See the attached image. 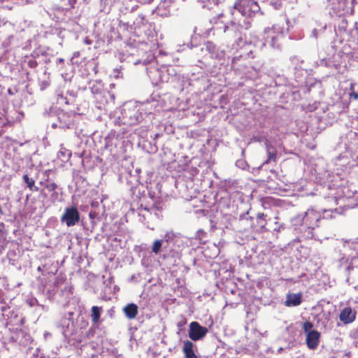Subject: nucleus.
I'll return each instance as SVG.
<instances>
[{"label":"nucleus","mask_w":358,"mask_h":358,"mask_svg":"<svg viewBox=\"0 0 358 358\" xmlns=\"http://www.w3.org/2000/svg\"><path fill=\"white\" fill-rule=\"evenodd\" d=\"M85 43L87 44H90L91 43L89 39H87V38H85Z\"/></svg>","instance_id":"nucleus-25"},{"label":"nucleus","mask_w":358,"mask_h":358,"mask_svg":"<svg viewBox=\"0 0 358 358\" xmlns=\"http://www.w3.org/2000/svg\"><path fill=\"white\" fill-rule=\"evenodd\" d=\"M78 55H79V52H75V53H74V57H77V56H78Z\"/></svg>","instance_id":"nucleus-26"},{"label":"nucleus","mask_w":358,"mask_h":358,"mask_svg":"<svg viewBox=\"0 0 358 358\" xmlns=\"http://www.w3.org/2000/svg\"><path fill=\"white\" fill-rule=\"evenodd\" d=\"M7 232L0 234V254L5 250L8 241L6 239Z\"/></svg>","instance_id":"nucleus-15"},{"label":"nucleus","mask_w":358,"mask_h":358,"mask_svg":"<svg viewBox=\"0 0 358 358\" xmlns=\"http://www.w3.org/2000/svg\"><path fill=\"white\" fill-rule=\"evenodd\" d=\"M64 61V59L59 58V59H57V63H63Z\"/></svg>","instance_id":"nucleus-24"},{"label":"nucleus","mask_w":358,"mask_h":358,"mask_svg":"<svg viewBox=\"0 0 358 358\" xmlns=\"http://www.w3.org/2000/svg\"><path fill=\"white\" fill-rule=\"evenodd\" d=\"M354 87H355V85L353 83H352L350 85V90H351V92H354Z\"/></svg>","instance_id":"nucleus-23"},{"label":"nucleus","mask_w":358,"mask_h":358,"mask_svg":"<svg viewBox=\"0 0 358 358\" xmlns=\"http://www.w3.org/2000/svg\"><path fill=\"white\" fill-rule=\"evenodd\" d=\"M22 178L30 191H38V187L35 186V180L33 178H29L27 174H24Z\"/></svg>","instance_id":"nucleus-13"},{"label":"nucleus","mask_w":358,"mask_h":358,"mask_svg":"<svg viewBox=\"0 0 358 358\" xmlns=\"http://www.w3.org/2000/svg\"><path fill=\"white\" fill-rule=\"evenodd\" d=\"M162 245V241L156 240L154 242L153 245L152 247V252H154L155 254H158L161 250Z\"/></svg>","instance_id":"nucleus-16"},{"label":"nucleus","mask_w":358,"mask_h":358,"mask_svg":"<svg viewBox=\"0 0 358 358\" xmlns=\"http://www.w3.org/2000/svg\"><path fill=\"white\" fill-rule=\"evenodd\" d=\"M266 215L264 213H258L257 215V222L262 231H266V225L267 224L266 220Z\"/></svg>","instance_id":"nucleus-14"},{"label":"nucleus","mask_w":358,"mask_h":358,"mask_svg":"<svg viewBox=\"0 0 358 358\" xmlns=\"http://www.w3.org/2000/svg\"><path fill=\"white\" fill-rule=\"evenodd\" d=\"M313 325L312 324V322H309V321H307V322H305L303 324V331L305 332H306L307 334L312 331L311 329L313 328Z\"/></svg>","instance_id":"nucleus-18"},{"label":"nucleus","mask_w":358,"mask_h":358,"mask_svg":"<svg viewBox=\"0 0 358 358\" xmlns=\"http://www.w3.org/2000/svg\"><path fill=\"white\" fill-rule=\"evenodd\" d=\"M320 334L317 330H312L306 335V345L310 350L317 348L320 343Z\"/></svg>","instance_id":"nucleus-7"},{"label":"nucleus","mask_w":358,"mask_h":358,"mask_svg":"<svg viewBox=\"0 0 358 358\" xmlns=\"http://www.w3.org/2000/svg\"><path fill=\"white\" fill-rule=\"evenodd\" d=\"M195 348V345L194 343L187 340L184 341L183 343V347H182V352L184 354L185 358H198L197 355H196L194 348Z\"/></svg>","instance_id":"nucleus-10"},{"label":"nucleus","mask_w":358,"mask_h":358,"mask_svg":"<svg viewBox=\"0 0 358 358\" xmlns=\"http://www.w3.org/2000/svg\"><path fill=\"white\" fill-rule=\"evenodd\" d=\"M254 140L257 142H261V141H264V138H254Z\"/></svg>","instance_id":"nucleus-21"},{"label":"nucleus","mask_w":358,"mask_h":358,"mask_svg":"<svg viewBox=\"0 0 358 358\" xmlns=\"http://www.w3.org/2000/svg\"><path fill=\"white\" fill-rule=\"evenodd\" d=\"M5 232H7L6 229H5V224L0 222V234Z\"/></svg>","instance_id":"nucleus-19"},{"label":"nucleus","mask_w":358,"mask_h":358,"mask_svg":"<svg viewBox=\"0 0 358 358\" xmlns=\"http://www.w3.org/2000/svg\"><path fill=\"white\" fill-rule=\"evenodd\" d=\"M208 331V329L200 325L199 322H192L189 324L188 336L192 341H197L204 338Z\"/></svg>","instance_id":"nucleus-5"},{"label":"nucleus","mask_w":358,"mask_h":358,"mask_svg":"<svg viewBox=\"0 0 358 358\" xmlns=\"http://www.w3.org/2000/svg\"><path fill=\"white\" fill-rule=\"evenodd\" d=\"M60 99L62 101H65V103L68 104V102L66 101V98L64 97L63 96H60Z\"/></svg>","instance_id":"nucleus-22"},{"label":"nucleus","mask_w":358,"mask_h":358,"mask_svg":"<svg viewBox=\"0 0 358 358\" xmlns=\"http://www.w3.org/2000/svg\"><path fill=\"white\" fill-rule=\"evenodd\" d=\"M101 310H102L101 307H99V306H96L92 307L91 317H92V322L94 324H96L99 321Z\"/></svg>","instance_id":"nucleus-12"},{"label":"nucleus","mask_w":358,"mask_h":358,"mask_svg":"<svg viewBox=\"0 0 358 358\" xmlns=\"http://www.w3.org/2000/svg\"><path fill=\"white\" fill-rule=\"evenodd\" d=\"M234 8L237 9L243 16L248 17L252 16L260 9L257 2L254 0H237L234 4Z\"/></svg>","instance_id":"nucleus-2"},{"label":"nucleus","mask_w":358,"mask_h":358,"mask_svg":"<svg viewBox=\"0 0 358 358\" xmlns=\"http://www.w3.org/2000/svg\"><path fill=\"white\" fill-rule=\"evenodd\" d=\"M80 221V213L76 207L66 208L61 217V222L67 227H73Z\"/></svg>","instance_id":"nucleus-4"},{"label":"nucleus","mask_w":358,"mask_h":358,"mask_svg":"<svg viewBox=\"0 0 358 358\" xmlns=\"http://www.w3.org/2000/svg\"><path fill=\"white\" fill-rule=\"evenodd\" d=\"M45 187L47 189L48 192H55L57 188V185L52 182L50 183H48L45 185Z\"/></svg>","instance_id":"nucleus-17"},{"label":"nucleus","mask_w":358,"mask_h":358,"mask_svg":"<svg viewBox=\"0 0 358 358\" xmlns=\"http://www.w3.org/2000/svg\"><path fill=\"white\" fill-rule=\"evenodd\" d=\"M127 318L134 319L138 315V306L135 303H129L123 309Z\"/></svg>","instance_id":"nucleus-11"},{"label":"nucleus","mask_w":358,"mask_h":358,"mask_svg":"<svg viewBox=\"0 0 358 358\" xmlns=\"http://www.w3.org/2000/svg\"><path fill=\"white\" fill-rule=\"evenodd\" d=\"M282 38V33L273 27H268L264 31L263 38L264 43L273 48H278L280 46V40Z\"/></svg>","instance_id":"nucleus-3"},{"label":"nucleus","mask_w":358,"mask_h":358,"mask_svg":"<svg viewBox=\"0 0 358 358\" xmlns=\"http://www.w3.org/2000/svg\"><path fill=\"white\" fill-rule=\"evenodd\" d=\"M321 213L313 209H308L304 215H297L292 220V225L294 229L303 226L306 231L311 233L312 230L320 226Z\"/></svg>","instance_id":"nucleus-1"},{"label":"nucleus","mask_w":358,"mask_h":358,"mask_svg":"<svg viewBox=\"0 0 358 358\" xmlns=\"http://www.w3.org/2000/svg\"><path fill=\"white\" fill-rule=\"evenodd\" d=\"M350 97L353 98L355 100H357L358 99V93H357L355 92H351L350 94Z\"/></svg>","instance_id":"nucleus-20"},{"label":"nucleus","mask_w":358,"mask_h":358,"mask_svg":"<svg viewBox=\"0 0 358 358\" xmlns=\"http://www.w3.org/2000/svg\"><path fill=\"white\" fill-rule=\"evenodd\" d=\"M302 302L301 293H288L286 296V301L285 305L287 307L299 306Z\"/></svg>","instance_id":"nucleus-9"},{"label":"nucleus","mask_w":358,"mask_h":358,"mask_svg":"<svg viewBox=\"0 0 358 358\" xmlns=\"http://www.w3.org/2000/svg\"><path fill=\"white\" fill-rule=\"evenodd\" d=\"M356 315V311L352 310L350 307H346L341 311L339 319L343 324H347L355 320Z\"/></svg>","instance_id":"nucleus-8"},{"label":"nucleus","mask_w":358,"mask_h":358,"mask_svg":"<svg viewBox=\"0 0 358 358\" xmlns=\"http://www.w3.org/2000/svg\"><path fill=\"white\" fill-rule=\"evenodd\" d=\"M264 143L267 152V159L264 164H269L271 162H276L278 158V152L274 145L266 138H264Z\"/></svg>","instance_id":"nucleus-6"}]
</instances>
